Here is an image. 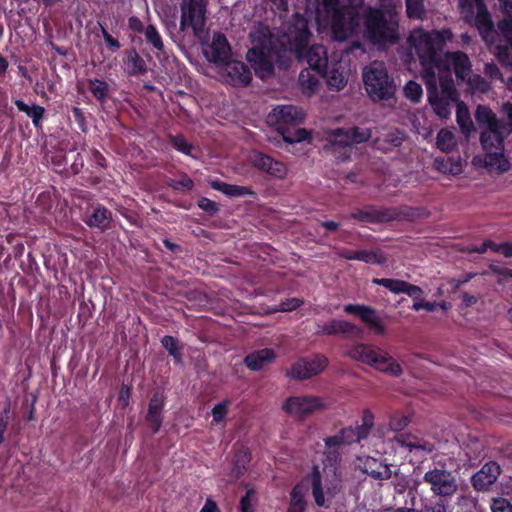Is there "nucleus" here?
Wrapping results in <instances>:
<instances>
[{"label": "nucleus", "mask_w": 512, "mask_h": 512, "mask_svg": "<svg viewBox=\"0 0 512 512\" xmlns=\"http://www.w3.org/2000/svg\"><path fill=\"white\" fill-rule=\"evenodd\" d=\"M436 144L441 151L449 153L456 148L457 141L450 130L441 129L437 134Z\"/></svg>", "instance_id": "58836bf2"}, {"label": "nucleus", "mask_w": 512, "mask_h": 512, "mask_svg": "<svg viewBox=\"0 0 512 512\" xmlns=\"http://www.w3.org/2000/svg\"><path fill=\"white\" fill-rule=\"evenodd\" d=\"M453 39L450 29L425 30L413 29L408 36V44L419 58L422 67V78L436 77V68L443 58V48Z\"/></svg>", "instance_id": "7ed1b4c3"}, {"label": "nucleus", "mask_w": 512, "mask_h": 512, "mask_svg": "<svg viewBox=\"0 0 512 512\" xmlns=\"http://www.w3.org/2000/svg\"><path fill=\"white\" fill-rule=\"evenodd\" d=\"M305 505L303 490L296 486L290 494V505L287 512H304Z\"/></svg>", "instance_id": "c03bdc74"}, {"label": "nucleus", "mask_w": 512, "mask_h": 512, "mask_svg": "<svg viewBox=\"0 0 512 512\" xmlns=\"http://www.w3.org/2000/svg\"><path fill=\"white\" fill-rule=\"evenodd\" d=\"M144 35L146 41L157 51H162L164 49V43L162 38L158 32V30L153 25H148L144 30Z\"/></svg>", "instance_id": "de8ad7c7"}, {"label": "nucleus", "mask_w": 512, "mask_h": 512, "mask_svg": "<svg viewBox=\"0 0 512 512\" xmlns=\"http://www.w3.org/2000/svg\"><path fill=\"white\" fill-rule=\"evenodd\" d=\"M275 358L276 354L272 349L264 348L248 354L244 358V363L248 369L258 371L271 364Z\"/></svg>", "instance_id": "cd10ccee"}, {"label": "nucleus", "mask_w": 512, "mask_h": 512, "mask_svg": "<svg viewBox=\"0 0 512 512\" xmlns=\"http://www.w3.org/2000/svg\"><path fill=\"white\" fill-rule=\"evenodd\" d=\"M395 442L404 448H407L410 453L416 455L424 453L428 454L434 450V445L422 438H418L411 434H401L394 437Z\"/></svg>", "instance_id": "a878e982"}, {"label": "nucleus", "mask_w": 512, "mask_h": 512, "mask_svg": "<svg viewBox=\"0 0 512 512\" xmlns=\"http://www.w3.org/2000/svg\"><path fill=\"white\" fill-rule=\"evenodd\" d=\"M408 216L401 207L376 208L377 223L400 220Z\"/></svg>", "instance_id": "e433bc0d"}, {"label": "nucleus", "mask_w": 512, "mask_h": 512, "mask_svg": "<svg viewBox=\"0 0 512 512\" xmlns=\"http://www.w3.org/2000/svg\"><path fill=\"white\" fill-rule=\"evenodd\" d=\"M472 65L466 53L461 51L445 52L443 58L436 68V77L439 82L445 76L452 78L453 69L458 80L465 81L472 71Z\"/></svg>", "instance_id": "f8f14e48"}, {"label": "nucleus", "mask_w": 512, "mask_h": 512, "mask_svg": "<svg viewBox=\"0 0 512 512\" xmlns=\"http://www.w3.org/2000/svg\"><path fill=\"white\" fill-rule=\"evenodd\" d=\"M173 146L180 152L184 154H190L192 146L189 144L184 137L175 136L172 138Z\"/></svg>", "instance_id": "e2e57ef3"}, {"label": "nucleus", "mask_w": 512, "mask_h": 512, "mask_svg": "<svg viewBox=\"0 0 512 512\" xmlns=\"http://www.w3.org/2000/svg\"><path fill=\"white\" fill-rule=\"evenodd\" d=\"M351 217L362 222L377 223L376 208L371 206L352 213Z\"/></svg>", "instance_id": "6e6d98bb"}, {"label": "nucleus", "mask_w": 512, "mask_h": 512, "mask_svg": "<svg viewBox=\"0 0 512 512\" xmlns=\"http://www.w3.org/2000/svg\"><path fill=\"white\" fill-rule=\"evenodd\" d=\"M112 219V212L103 206H99L93 209L85 222L88 226L96 227L103 231L111 227Z\"/></svg>", "instance_id": "c85d7f7f"}, {"label": "nucleus", "mask_w": 512, "mask_h": 512, "mask_svg": "<svg viewBox=\"0 0 512 512\" xmlns=\"http://www.w3.org/2000/svg\"><path fill=\"white\" fill-rule=\"evenodd\" d=\"M406 14L409 19L423 20L426 18L424 0H405Z\"/></svg>", "instance_id": "a19ab883"}, {"label": "nucleus", "mask_w": 512, "mask_h": 512, "mask_svg": "<svg viewBox=\"0 0 512 512\" xmlns=\"http://www.w3.org/2000/svg\"><path fill=\"white\" fill-rule=\"evenodd\" d=\"M404 294H407L409 297L413 298L415 301L421 300L423 296V290L416 285L406 283Z\"/></svg>", "instance_id": "69168bd1"}, {"label": "nucleus", "mask_w": 512, "mask_h": 512, "mask_svg": "<svg viewBox=\"0 0 512 512\" xmlns=\"http://www.w3.org/2000/svg\"><path fill=\"white\" fill-rule=\"evenodd\" d=\"M343 310L347 314L358 316L375 334H385L386 326L373 307L361 304H346L343 306Z\"/></svg>", "instance_id": "f3484780"}, {"label": "nucleus", "mask_w": 512, "mask_h": 512, "mask_svg": "<svg viewBox=\"0 0 512 512\" xmlns=\"http://www.w3.org/2000/svg\"><path fill=\"white\" fill-rule=\"evenodd\" d=\"M14 104L19 111L25 113L32 119L33 125L36 128L40 127L45 113L44 107L36 104L30 106L20 99L14 100Z\"/></svg>", "instance_id": "473e14b6"}, {"label": "nucleus", "mask_w": 512, "mask_h": 512, "mask_svg": "<svg viewBox=\"0 0 512 512\" xmlns=\"http://www.w3.org/2000/svg\"><path fill=\"white\" fill-rule=\"evenodd\" d=\"M363 0H323L322 10L317 13L320 26H329L332 38L345 41L352 37L359 27L356 6Z\"/></svg>", "instance_id": "20e7f679"}, {"label": "nucleus", "mask_w": 512, "mask_h": 512, "mask_svg": "<svg viewBox=\"0 0 512 512\" xmlns=\"http://www.w3.org/2000/svg\"><path fill=\"white\" fill-rule=\"evenodd\" d=\"M161 343L163 347L169 352V354L173 356L177 362H180V352L177 347L176 339L172 336L166 335L162 338Z\"/></svg>", "instance_id": "4d7b16f0"}, {"label": "nucleus", "mask_w": 512, "mask_h": 512, "mask_svg": "<svg viewBox=\"0 0 512 512\" xmlns=\"http://www.w3.org/2000/svg\"><path fill=\"white\" fill-rule=\"evenodd\" d=\"M372 283L378 286H383L394 294H400L404 293L407 282L393 278H374Z\"/></svg>", "instance_id": "79ce46f5"}, {"label": "nucleus", "mask_w": 512, "mask_h": 512, "mask_svg": "<svg viewBox=\"0 0 512 512\" xmlns=\"http://www.w3.org/2000/svg\"><path fill=\"white\" fill-rule=\"evenodd\" d=\"M310 35L311 34L309 33L308 40L300 51L301 56L297 53L295 54L298 58H305L312 70H315L317 73H323L324 69L328 65L327 50L323 45H312L306 53L303 54V50L309 42Z\"/></svg>", "instance_id": "412c9836"}, {"label": "nucleus", "mask_w": 512, "mask_h": 512, "mask_svg": "<svg viewBox=\"0 0 512 512\" xmlns=\"http://www.w3.org/2000/svg\"><path fill=\"white\" fill-rule=\"evenodd\" d=\"M211 187L229 197H244L253 195L254 192L245 186L232 185L219 180L210 182Z\"/></svg>", "instance_id": "c756f323"}, {"label": "nucleus", "mask_w": 512, "mask_h": 512, "mask_svg": "<svg viewBox=\"0 0 512 512\" xmlns=\"http://www.w3.org/2000/svg\"><path fill=\"white\" fill-rule=\"evenodd\" d=\"M460 12L464 20L473 23L485 42L489 41L491 29L494 27L490 14L483 0H458Z\"/></svg>", "instance_id": "9b49d317"}, {"label": "nucleus", "mask_w": 512, "mask_h": 512, "mask_svg": "<svg viewBox=\"0 0 512 512\" xmlns=\"http://www.w3.org/2000/svg\"><path fill=\"white\" fill-rule=\"evenodd\" d=\"M475 120L480 129L483 163L490 171L505 172L510 168L504 153V140L509 134L506 124L487 106L479 105Z\"/></svg>", "instance_id": "f03ea898"}, {"label": "nucleus", "mask_w": 512, "mask_h": 512, "mask_svg": "<svg viewBox=\"0 0 512 512\" xmlns=\"http://www.w3.org/2000/svg\"><path fill=\"white\" fill-rule=\"evenodd\" d=\"M493 38L494 32L492 28L491 34L489 35V41L486 43L502 65L512 67V55L509 47L507 45L494 44Z\"/></svg>", "instance_id": "72a5a7b5"}, {"label": "nucleus", "mask_w": 512, "mask_h": 512, "mask_svg": "<svg viewBox=\"0 0 512 512\" xmlns=\"http://www.w3.org/2000/svg\"><path fill=\"white\" fill-rule=\"evenodd\" d=\"M492 512H512V505L504 498L493 499Z\"/></svg>", "instance_id": "052dcab7"}, {"label": "nucleus", "mask_w": 512, "mask_h": 512, "mask_svg": "<svg viewBox=\"0 0 512 512\" xmlns=\"http://www.w3.org/2000/svg\"><path fill=\"white\" fill-rule=\"evenodd\" d=\"M424 512H449L447 505L444 503L443 498H440L433 505L425 506Z\"/></svg>", "instance_id": "774afa93"}, {"label": "nucleus", "mask_w": 512, "mask_h": 512, "mask_svg": "<svg viewBox=\"0 0 512 512\" xmlns=\"http://www.w3.org/2000/svg\"><path fill=\"white\" fill-rule=\"evenodd\" d=\"M324 408L323 399L316 396H292L282 405V409L287 414L297 419H302Z\"/></svg>", "instance_id": "2eb2a0df"}, {"label": "nucleus", "mask_w": 512, "mask_h": 512, "mask_svg": "<svg viewBox=\"0 0 512 512\" xmlns=\"http://www.w3.org/2000/svg\"><path fill=\"white\" fill-rule=\"evenodd\" d=\"M428 101L434 112L440 118H447L450 113V104L458 101V93L454 86L453 78L445 76L441 82L437 77L424 79Z\"/></svg>", "instance_id": "1a4fd4ad"}, {"label": "nucleus", "mask_w": 512, "mask_h": 512, "mask_svg": "<svg viewBox=\"0 0 512 512\" xmlns=\"http://www.w3.org/2000/svg\"><path fill=\"white\" fill-rule=\"evenodd\" d=\"M229 405L230 401L227 399L214 405L212 408V425H218L225 421Z\"/></svg>", "instance_id": "09e8293b"}, {"label": "nucleus", "mask_w": 512, "mask_h": 512, "mask_svg": "<svg viewBox=\"0 0 512 512\" xmlns=\"http://www.w3.org/2000/svg\"><path fill=\"white\" fill-rule=\"evenodd\" d=\"M347 355L355 361L369 365L382 373L394 377H399L403 373L400 363L395 358L388 352L373 345L357 344L347 352Z\"/></svg>", "instance_id": "0eeeda50"}, {"label": "nucleus", "mask_w": 512, "mask_h": 512, "mask_svg": "<svg viewBox=\"0 0 512 512\" xmlns=\"http://www.w3.org/2000/svg\"><path fill=\"white\" fill-rule=\"evenodd\" d=\"M403 140H404V134L397 130V131H394V132L386 135L385 141L388 143V145H382L380 139H375L372 142V146L378 150L386 151V150L390 149L389 145L399 146V145H401Z\"/></svg>", "instance_id": "a18cd8bd"}, {"label": "nucleus", "mask_w": 512, "mask_h": 512, "mask_svg": "<svg viewBox=\"0 0 512 512\" xmlns=\"http://www.w3.org/2000/svg\"><path fill=\"white\" fill-rule=\"evenodd\" d=\"M366 465L368 467L365 472L376 480H386L392 476L390 467L388 465L378 463L375 459H369Z\"/></svg>", "instance_id": "f704fd0d"}, {"label": "nucleus", "mask_w": 512, "mask_h": 512, "mask_svg": "<svg viewBox=\"0 0 512 512\" xmlns=\"http://www.w3.org/2000/svg\"><path fill=\"white\" fill-rule=\"evenodd\" d=\"M471 90L485 93L489 90V83L480 75L470 73L465 80Z\"/></svg>", "instance_id": "8fccbe9b"}, {"label": "nucleus", "mask_w": 512, "mask_h": 512, "mask_svg": "<svg viewBox=\"0 0 512 512\" xmlns=\"http://www.w3.org/2000/svg\"><path fill=\"white\" fill-rule=\"evenodd\" d=\"M250 162L253 167L280 179L284 178L287 174V168L282 162L276 161L261 152H253L250 155Z\"/></svg>", "instance_id": "6ab92c4d"}, {"label": "nucleus", "mask_w": 512, "mask_h": 512, "mask_svg": "<svg viewBox=\"0 0 512 512\" xmlns=\"http://www.w3.org/2000/svg\"><path fill=\"white\" fill-rule=\"evenodd\" d=\"M302 304H303L302 300H300L298 298H291V299H287L285 301H282L279 304L278 308L275 309L274 311L289 312V311H293L296 308L300 307Z\"/></svg>", "instance_id": "bf43d9fd"}, {"label": "nucleus", "mask_w": 512, "mask_h": 512, "mask_svg": "<svg viewBox=\"0 0 512 512\" xmlns=\"http://www.w3.org/2000/svg\"><path fill=\"white\" fill-rule=\"evenodd\" d=\"M422 94V87L415 81H409L404 87L405 97L413 103H418L422 97Z\"/></svg>", "instance_id": "3c124183"}, {"label": "nucleus", "mask_w": 512, "mask_h": 512, "mask_svg": "<svg viewBox=\"0 0 512 512\" xmlns=\"http://www.w3.org/2000/svg\"><path fill=\"white\" fill-rule=\"evenodd\" d=\"M170 186L175 190H190L193 187V181L189 177L183 176L179 180H172Z\"/></svg>", "instance_id": "0e129e2a"}, {"label": "nucleus", "mask_w": 512, "mask_h": 512, "mask_svg": "<svg viewBox=\"0 0 512 512\" xmlns=\"http://www.w3.org/2000/svg\"><path fill=\"white\" fill-rule=\"evenodd\" d=\"M349 131L352 145L367 142L372 136L370 129L367 128L353 127Z\"/></svg>", "instance_id": "864d4df0"}, {"label": "nucleus", "mask_w": 512, "mask_h": 512, "mask_svg": "<svg viewBox=\"0 0 512 512\" xmlns=\"http://www.w3.org/2000/svg\"><path fill=\"white\" fill-rule=\"evenodd\" d=\"M434 166L439 172L451 175H459L463 171L461 162L452 158H436Z\"/></svg>", "instance_id": "c9c22d12"}, {"label": "nucleus", "mask_w": 512, "mask_h": 512, "mask_svg": "<svg viewBox=\"0 0 512 512\" xmlns=\"http://www.w3.org/2000/svg\"><path fill=\"white\" fill-rule=\"evenodd\" d=\"M423 481L429 485L431 492L440 498H450L458 491L456 476L443 468L435 467L426 471Z\"/></svg>", "instance_id": "ddd939ff"}, {"label": "nucleus", "mask_w": 512, "mask_h": 512, "mask_svg": "<svg viewBox=\"0 0 512 512\" xmlns=\"http://www.w3.org/2000/svg\"><path fill=\"white\" fill-rule=\"evenodd\" d=\"M308 37L307 20L299 14H295L283 31L270 34L268 45L264 44L261 49H250L246 58L258 77L269 78L274 71L273 60L276 54L280 51H290L301 56L300 51Z\"/></svg>", "instance_id": "f257e3e1"}, {"label": "nucleus", "mask_w": 512, "mask_h": 512, "mask_svg": "<svg viewBox=\"0 0 512 512\" xmlns=\"http://www.w3.org/2000/svg\"><path fill=\"white\" fill-rule=\"evenodd\" d=\"M243 464L240 465L238 462H235L234 468L232 470V475L234 479H238L244 474L246 470V464L250 461L248 451H242Z\"/></svg>", "instance_id": "680f3d73"}, {"label": "nucleus", "mask_w": 512, "mask_h": 512, "mask_svg": "<svg viewBox=\"0 0 512 512\" xmlns=\"http://www.w3.org/2000/svg\"><path fill=\"white\" fill-rule=\"evenodd\" d=\"M328 365V359L323 355H316L308 359L296 361L286 371V376L292 380H305L322 373Z\"/></svg>", "instance_id": "dca6fc26"}, {"label": "nucleus", "mask_w": 512, "mask_h": 512, "mask_svg": "<svg viewBox=\"0 0 512 512\" xmlns=\"http://www.w3.org/2000/svg\"><path fill=\"white\" fill-rule=\"evenodd\" d=\"M108 84L99 79H93L89 82V90L99 100H103L107 97Z\"/></svg>", "instance_id": "603ef678"}, {"label": "nucleus", "mask_w": 512, "mask_h": 512, "mask_svg": "<svg viewBox=\"0 0 512 512\" xmlns=\"http://www.w3.org/2000/svg\"><path fill=\"white\" fill-rule=\"evenodd\" d=\"M338 255L346 260H358L367 264L381 265L387 261V256L381 249L357 251L341 250L338 252Z\"/></svg>", "instance_id": "5701e85b"}, {"label": "nucleus", "mask_w": 512, "mask_h": 512, "mask_svg": "<svg viewBox=\"0 0 512 512\" xmlns=\"http://www.w3.org/2000/svg\"><path fill=\"white\" fill-rule=\"evenodd\" d=\"M401 6L385 5L382 9L368 8L364 16L365 32L374 44L395 43L399 39Z\"/></svg>", "instance_id": "39448f33"}, {"label": "nucleus", "mask_w": 512, "mask_h": 512, "mask_svg": "<svg viewBox=\"0 0 512 512\" xmlns=\"http://www.w3.org/2000/svg\"><path fill=\"white\" fill-rule=\"evenodd\" d=\"M362 79L371 100L383 101L393 97L396 85L383 62L373 61L364 67Z\"/></svg>", "instance_id": "423d86ee"}, {"label": "nucleus", "mask_w": 512, "mask_h": 512, "mask_svg": "<svg viewBox=\"0 0 512 512\" xmlns=\"http://www.w3.org/2000/svg\"><path fill=\"white\" fill-rule=\"evenodd\" d=\"M318 335H343V336H352L359 335L361 333V329L357 327L355 324L346 321V320H337L332 319L328 323L325 324H317Z\"/></svg>", "instance_id": "4be33fe9"}, {"label": "nucleus", "mask_w": 512, "mask_h": 512, "mask_svg": "<svg viewBox=\"0 0 512 512\" xmlns=\"http://www.w3.org/2000/svg\"><path fill=\"white\" fill-rule=\"evenodd\" d=\"M315 70L304 69L298 77L299 86L307 96L313 95L320 87V81Z\"/></svg>", "instance_id": "7c9ffc66"}, {"label": "nucleus", "mask_w": 512, "mask_h": 512, "mask_svg": "<svg viewBox=\"0 0 512 512\" xmlns=\"http://www.w3.org/2000/svg\"><path fill=\"white\" fill-rule=\"evenodd\" d=\"M230 45L222 33L213 35L212 43L204 49V54L210 62L223 64L230 56Z\"/></svg>", "instance_id": "aec40b11"}, {"label": "nucleus", "mask_w": 512, "mask_h": 512, "mask_svg": "<svg viewBox=\"0 0 512 512\" xmlns=\"http://www.w3.org/2000/svg\"><path fill=\"white\" fill-rule=\"evenodd\" d=\"M339 432L344 440V444L350 445L352 443L358 442L357 436L355 434L353 427L343 428Z\"/></svg>", "instance_id": "338daca9"}, {"label": "nucleus", "mask_w": 512, "mask_h": 512, "mask_svg": "<svg viewBox=\"0 0 512 512\" xmlns=\"http://www.w3.org/2000/svg\"><path fill=\"white\" fill-rule=\"evenodd\" d=\"M341 477L335 467L329 466L319 470L314 467L312 473V496L318 507H328L333 498L341 491Z\"/></svg>", "instance_id": "6e6552de"}, {"label": "nucleus", "mask_w": 512, "mask_h": 512, "mask_svg": "<svg viewBox=\"0 0 512 512\" xmlns=\"http://www.w3.org/2000/svg\"><path fill=\"white\" fill-rule=\"evenodd\" d=\"M206 0H182L180 30L186 32L188 29L198 39L205 38Z\"/></svg>", "instance_id": "9d476101"}, {"label": "nucleus", "mask_w": 512, "mask_h": 512, "mask_svg": "<svg viewBox=\"0 0 512 512\" xmlns=\"http://www.w3.org/2000/svg\"><path fill=\"white\" fill-rule=\"evenodd\" d=\"M225 73L227 82L234 86H245L252 79L251 72L247 66L240 61L225 62Z\"/></svg>", "instance_id": "b1692460"}, {"label": "nucleus", "mask_w": 512, "mask_h": 512, "mask_svg": "<svg viewBox=\"0 0 512 512\" xmlns=\"http://www.w3.org/2000/svg\"><path fill=\"white\" fill-rule=\"evenodd\" d=\"M165 403V397L163 393L156 392L152 398L150 399L148 405V412L146 415V420L150 424L153 429V432L156 433L159 431L162 424V410Z\"/></svg>", "instance_id": "bb28decb"}, {"label": "nucleus", "mask_w": 512, "mask_h": 512, "mask_svg": "<svg viewBox=\"0 0 512 512\" xmlns=\"http://www.w3.org/2000/svg\"><path fill=\"white\" fill-rule=\"evenodd\" d=\"M282 136L285 142L293 144L308 139L309 132L306 129L298 128L293 133L289 130L283 131Z\"/></svg>", "instance_id": "5fc2aeb1"}, {"label": "nucleus", "mask_w": 512, "mask_h": 512, "mask_svg": "<svg viewBox=\"0 0 512 512\" xmlns=\"http://www.w3.org/2000/svg\"><path fill=\"white\" fill-rule=\"evenodd\" d=\"M499 475L500 466L496 462H488L476 474L473 475V486L477 490H486L497 480Z\"/></svg>", "instance_id": "393cba45"}, {"label": "nucleus", "mask_w": 512, "mask_h": 512, "mask_svg": "<svg viewBox=\"0 0 512 512\" xmlns=\"http://www.w3.org/2000/svg\"><path fill=\"white\" fill-rule=\"evenodd\" d=\"M322 74L329 88L339 91L343 89L348 82L349 68L347 63L340 59L327 65Z\"/></svg>", "instance_id": "a211bd4d"}, {"label": "nucleus", "mask_w": 512, "mask_h": 512, "mask_svg": "<svg viewBox=\"0 0 512 512\" xmlns=\"http://www.w3.org/2000/svg\"><path fill=\"white\" fill-rule=\"evenodd\" d=\"M305 119V112L294 105H280L275 107L267 116V122L275 126L282 134L289 130L290 126L302 123Z\"/></svg>", "instance_id": "4468645a"}, {"label": "nucleus", "mask_w": 512, "mask_h": 512, "mask_svg": "<svg viewBox=\"0 0 512 512\" xmlns=\"http://www.w3.org/2000/svg\"><path fill=\"white\" fill-rule=\"evenodd\" d=\"M374 424V416L370 411H365L362 416V424L353 428L358 442L366 439Z\"/></svg>", "instance_id": "37998d69"}, {"label": "nucleus", "mask_w": 512, "mask_h": 512, "mask_svg": "<svg viewBox=\"0 0 512 512\" xmlns=\"http://www.w3.org/2000/svg\"><path fill=\"white\" fill-rule=\"evenodd\" d=\"M125 65L126 72L130 76L144 74L147 71L144 59L135 50L127 51Z\"/></svg>", "instance_id": "2f4dec72"}, {"label": "nucleus", "mask_w": 512, "mask_h": 512, "mask_svg": "<svg viewBox=\"0 0 512 512\" xmlns=\"http://www.w3.org/2000/svg\"><path fill=\"white\" fill-rule=\"evenodd\" d=\"M456 119L462 133L469 135L473 130V122L467 106L461 102L457 104Z\"/></svg>", "instance_id": "4c0bfd02"}, {"label": "nucleus", "mask_w": 512, "mask_h": 512, "mask_svg": "<svg viewBox=\"0 0 512 512\" xmlns=\"http://www.w3.org/2000/svg\"><path fill=\"white\" fill-rule=\"evenodd\" d=\"M329 142L333 146H350L351 137L349 129H335L329 135Z\"/></svg>", "instance_id": "49530a36"}, {"label": "nucleus", "mask_w": 512, "mask_h": 512, "mask_svg": "<svg viewBox=\"0 0 512 512\" xmlns=\"http://www.w3.org/2000/svg\"><path fill=\"white\" fill-rule=\"evenodd\" d=\"M255 500V493L253 490H247L245 496L241 498L240 510L241 512H254L253 503Z\"/></svg>", "instance_id": "13d9d810"}, {"label": "nucleus", "mask_w": 512, "mask_h": 512, "mask_svg": "<svg viewBox=\"0 0 512 512\" xmlns=\"http://www.w3.org/2000/svg\"><path fill=\"white\" fill-rule=\"evenodd\" d=\"M504 10L508 14L507 17L498 22V30L503 35L509 46L512 48V5L504 1Z\"/></svg>", "instance_id": "ea45409f"}]
</instances>
